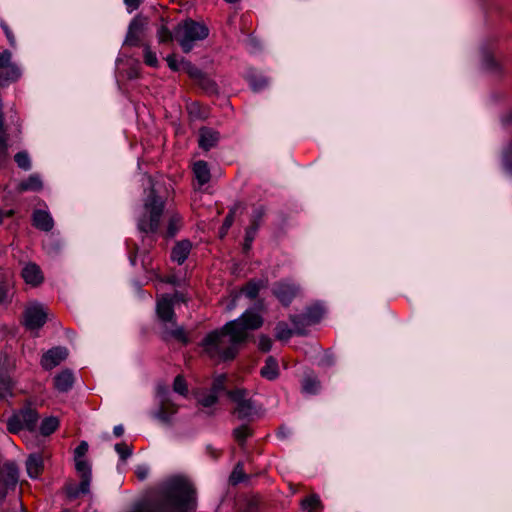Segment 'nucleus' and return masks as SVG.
Instances as JSON below:
<instances>
[{"mask_svg": "<svg viewBox=\"0 0 512 512\" xmlns=\"http://www.w3.org/2000/svg\"><path fill=\"white\" fill-rule=\"evenodd\" d=\"M263 324L262 317L246 311L238 319L227 322L221 329L210 332L202 341L204 352L219 361L233 360L248 339V332Z\"/></svg>", "mask_w": 512, "mask_h": 512, "instance_id": "f257e3e1", "label": "nucleus"}, {"mask_svg": "<svg viewBox=\"0 0 512 512\" xmlns=\"http://www.w3.org/2000/svg\"><path fill=\"white\" fill-rule=\"evenodd\" d=\"M194 490L183 477L167 480L154 502L139 504L134 512H188Z\"/></svg>", "mask_w": 512, "mask_h": 512, "instance_id": "f03ea898", "label": "nucleus"}, {"mask_svg": "<svg viewBox=\"0 0 512 512\" xmlns=\"http://www.w3.org/2000/svg\"><path fill=\"white\" fill-rule=\"evenodd\" d=\"M164 207L165 200L152 188L144 200L142 211L137 218L138 230L146 234L151 241H153L154 238L149 235H153L158 231Z\"/></svg>", "mask_w": 512, "mask_h": 512, "instance_id": "7ed1b4c3", "label": "nucleus"}, {"mask_svg": "<svg viewBox=\"0 0 512 512\" xmlns=\"http://www.w3.org/2000/svg\"><path fill=\"white\" fill-rule=\"evenodd\" d=\"M175 38L185 53H189L196 41L204 40L209 35V29L203 23L187 19L177 25Z\"/></svg>", "mask_w": 512, "mask_h": 512, "instance_id": "20e7f679", "label": "nucleus"}, {"mask_svg": "<svg viewBox=\"0 0 512 512\" xmlns=\"http://www.w3.org/2000/svg\"><path fill=\"white\" fill-rule=\"evenodd\" d=\"M228 397L233 402L232 414L241 421H253L258 414L254 401L248 396V391L236 388L228 392Z\"/></svg>", "mask_w": 512, "mask_h": 512, "instance_id": "39448f33", "label": "nucleus"}, {"mask_svg": "<svg viewBox=\"0 0 512 512\" xmlns=\"http://www.w3.org/2000/svg\"><path fill=\"white\" fill-rule=\"evenodd\" d=\"M38 420L39 415L35 409L24 407L7 420V430L13 434H17L23 429L34 431Z\"/></svg>", "mask_w": 512, "mask_h": 512, "instance_id": "423d86ee", "label": "nucleus"}, {"mask_svg": "<svg viewBox=\"0 0 512 512\" xmlns=\"http://www.w3.org/2000/svg\"><path fill=\"white\" fill-rule=\"evenodd\" d=\"M18 482V469L14 463H5L0 468V503L4 501L8 492L15 489Z\"/></svg>", "mask_w": 512, "mask_h": 512, "instance_id": "0eeeda50", "label": "nucleus"}, {"mask_svg": "<svg viewBox=\"0 0 512 512\" xmlns=\"http://www.w3.org/2000/svg\"><path fill=\"white\" fill-rule=\"evenodd\" d=\"M47 320V311L40 304H32L26 307L23 314V324L31 331L40 329Z\"/></svg>", "mask_w": 512, "mask_h": 512, "instance_id": "6e6552de", "label": "nucleus"}, {"mask_svg": "<svg viewBox=\"0 0 512 512\" xmlns=\"http://www.w3.org/2000/svg\"><path fill=\"white\" fill-rule=\"evenodd\" d=\"M272 293L282 305L288 306L299 293V286L293 282L282 280L274 284Z\"/></svg>", "mask_w": 512, "mask_h": 512, "instance_id": "1a4fd4ad", "label": "nucleus"}, {"mask_svg": "<svg viewBox=\"0 0 512 512\" xmlns=\"http://www.w3.org/2000/svg\"><path fill=\"white\" fill-rule=\"evenodd\" d=\"M173 307V298H170V295H163L157 300L156 313L164 326L175 324L176 315Z\"/></svg>", "mask_w": 512, "mask_h": 512, "instance_id": "9d476101", "label": "nucleus"}, {"mask_svg": "<svg viewBox=\"0 0 512 512\" xmlns=\"http://www.w3.org/2000/svg\"><path fill=\"white\" fill-rule=\"evenodd\" d=\"M12 54L10 51L5 50L0 53V83L2 81L17 80L20 75V69L11 63Z\"/></svg>", "mask_w": 512, "mask_h": 512, "instance_id": "9b49d317", "label": "nucleus"}, {"mask_svg": "<svg viewBox=\"0 0 512 512\" xmlns=\"http://www.w3.org/2000/svg\"><path fill=\"white\" fill-rule=\"evenodd\" d=\"M68 356L64 347H54L48 350L41 358V365L44 369L50 370L59 365Z\"/></svg>", "mask_w": 512, "mask_h": 512, "instance_id": "f8f14e48", "label": "nucleus"}, {"mask_svg": "<svg viewBox=\"0 0 512 512\" xmlns=\"http://www.w3.org/2000/svg\"><path fill=\"white\" fill-rule=\"evenodd\" d=\"M145 22L141 19H133L129 25L125 44L129 46H138L140 44L144 31Z\"/></svg>", "mask_w": 512, "mask_h": 512, "instance_id": "ddd939ff", "label": "nucleus"}, {"mask_svg": "<svg viewBox=\"0 0 512 512\" xmlns=\"http://www.w3.org/2000/svg\"><path fill=\"white\" fill-rule=\"evenodd\" d=\"M219 141V133L211 128H201L199 130V146L208 151L216 146Z\"/></svg>", "mask_w": 512, "mask_h": 512, "instance_id": "4468645a", "label": "nucleus"}, {"mask_svg": "<svg viewBox=\"0 0 512 512\" xmlns=\"http://www.w3.org/2000/svg\"><path fill=\"white\" fill-rule=\"evenodd\" d=\"M44 469L43 456L40 453L30 454L26 460V470L31 478H37Z\"/></svg>", "mask_w": 512, "mask_h": 512, "instance_id": "2eb2a0df", "label": "nucleus"}, {"mask_svg": "<svg viewBox=\"0 0 512 512\" xmlns=\"http://www.w3.org/2000/svg\"><path fill=\"white\" fill-rule=\"evenodd\" d=\"M264 283L262 281H249L244 287L241 288L239 293H236L232 303L229 305V309H233L236 306V300L239 297V294L243 293L249 299H254L257 297L260 289L264 287Z\"/></svg>", "mask_w": 512, "mask_h": 512, "instance_id": "dca6fc26", "label": "nucleus"}, {"mask_svg": "<svg viewBox=\"0 0 512 512\" xmlns=\"http://www.w3.org/2000/svg\"><path fill=\"white\" fill-rule=\"evenodd\" d=\"M22 276L26 283L31 285H38L43 281L41 269L36 264H27L22 270Z\"/></svg>", "mask_w": 512, "mask_h": 512, "instance_id": "f3484780", "label": "nucleus"}, {"mask_svg": "<svg viewBox=\"0 0 512 512\" xmlns=\"http://www.w3.org/2000/svg\"><path fill=\"white\" fill-rule=\"evenodd\" d=\"M33 225L40 230L50 231L54 226L51 215L44 210H36L33 213Z\"/></svg>", "mask_w": 512, "mask_h": 512, "instance_id": "a211bd4d", "label": "nucleus"}, {"mask_svg": "<svg viewBox=\"0 0 512 512\" xmlns=\"http://www.w3.org/2000/svg\"><path fill=\"white\" fill-rule=\"evenodd\" d=\"M8 134L4 127V118L0 113V167H5L9 161Z\"/></svg>", "mask_w": 512, "mask_h": 512, "instance_id": "6ab92c4d", "label": "nucleus"}, {"mask_svg": "<svg viewBox=\"0 0 512 512\" xmlns=\"http://www.w3.org/2000/svg\"><path fill=\"white\" fill-rule=\"evenodd\" d=\"M193 174L200 186L207 184L211 179L210 169L207 162L203 160L196 161L192 167Z\"/></svg>", "mask_w": 512, "mask_h": 512, "instance_id": "aec40b11", "label": "nucleus"}, {"mask_svg": "<svg viewBox=\"0 0 512 512\" xmlns=\"http://www.w3.org/2000/svg\"><path fill=\"white\" fill-rule=\"evenodd\" d=\"M191 243L188 240L178 242L172 249L171 258L178 264L184 263L191 251Z\"/></svg>", "mask_w": 512, "mask_h": 512, "instance_id": "412c9836", "label": "nucleus"}, {"mask_svg": "<svg viewBox=\"0 0 512 512\" xmlns=\"http://www.w3.org/2000/svg\"><path fill=\"white\" fill-rule=\"evenodd\" d=\"M260 375L270 381H273L279 376V365L277 360L273 356H269L265 365L260 370Z\"/></svg>", "mask_w": 512, "mask_h": 512, "instance_id": "4be33fe9", "label": "nucleus"}, {"mask_svg": "<svg viewBox=\"0 0 512 512\" xmlns=\"http://www.w3.org/2000/svg\"><path fill=\"white\" fill-rule=\"evenodd\" d=\"M74 382V377L72 372L68 370H64L60 372L54 378V386L60 392H66L71 389Z\"/></svg>", "mask_w": 512, "mask_h": 512, "instance_id": "5701e85b", "label": "nucleus"}, {"mask_svg": "<svg viewBox=\"0 0 512 512\" xmlns=\"http://www.w3.org/2000/svg\"><path fill=\"white\" fill-rule=\"evenodd\" d=\"M177 412V407L167 399H162L156 417L163 423H169L171 417Z\"/></svg>", "mask_w": 512, "mask_h": 512, "instance_id": "b1692460", "label": "nucleus"}, {"mask_svg": "<svg viewBox=\"0 0 512 512\" xmlns=\"http://www.w3.org/2000/svg\"><path fill=\"white\" fill-rule=\"evenodd\" d=\"M43 187L42 180L36 174L30 175L26 180L19 183L17 190L19 192L24 191H39Z\"/></svg>", "mask_w": 512, "mask_h": 512, "instance_id": "393cba45", "label": "nucleus"}, {"mask_svg": "<svg viewBox=\"0 0 512 512\" xmlns=\"http://www.w3.org/2000/svg\"><path fill=\"white\" fill-rule=\"evenodd\" d=\"M248 81L253 91L258 92L268 86L269 80L261 73L252 71L248 75Z\"/></svg>", "mask_w": 512, "mask_h": 512, "instance_id": "a878e982", "label": "nucleus"}, {"mask_svg": "<svg viewBox=\"0 0 512 512\" xmlns=\"http://www.w3.org/2000/svg\"><path fill=\"white\" fill-rule=\"evenodd\" d=\"M183 218L177 212L168 213L167 235L174 236L182 227Z\"/></svg>", "mask_w": 512, "mask_h": 512, "instance_id": "bb28decb", "label": "nucleus"}, {"mask_svg": "<svg viewBox=\"0 0 512 512\" xmlns=\"http://www.w3.org/2000/svg\"><path fill=\"white\" fill-rule=\"evenodd\" d=\"M165 330L171 337L175 338L179 342L183 344H187L189 342L185 329L182 326H178L176 322L174 325L165 326Z\"/></svg>", "mask_w": 512, "mask_h": 512, "instance_id": "cd10ccee", "label": "nucleus"}, {"mask_svg": "<svg viewBox=\"0 0 512 512\" xmlns=\"http://www.w3.org/2000/svg\"><path fill=\"white\" fill-rule=\"evenodd\" d=\"M232 434L239 446L244 447L246 439L252 436L253 431L248 425L244 424L235 428Z\"/></svg>", "mask_w": 512, "mask_h": 512, "instance_id": "c85d7f7f", "label": "nucleus"}, {"mask_svg": "<svg viewBox=\"0 0 512 512\" xmlns=\"http://www.w3.org/2000/svg\"><path fill=\"white\" fill-rule=\"evenodd\" d=\"M59 427V420L57 417H47L43 419L40 425V433L44 436H49Z\"/></svg>", "mask_w": 512, "mask_h": 512, "instance_id": "c756f323", "label": "nucleus"}, {"mask_svg": "<svg viewBox=\"0 0 512 512\" xmlns=\"http://www.w3.org/2000/svg\"><path fill=\"white\" fill-rule=\"evenodd\" d=\"M320 389V382L314 376H306L302 381V390L307 394H315Z\"/></svg>", "mask_w": 512, "mask_h": 512, "instance_id": "7c9ffc66", "label": "nucleus"}, {"mask_svg": "<svg viewBox=\"0 0 512 512\" xmlns=\"http://www.w3.org/2000/svg\"><path fill=\"white\" fill-rule=\"evenodd\" d=\"M321 505L319 497L315 494L304 498L301 501L302 509L306 512H316Z\"/></svg>", "mask_w": 512, "mask_h": 512, "instance_id": "2f4dec72", "label": "nucleus"}, {"mask_svg": "<svg viewBox=\"0 0 512 512\" xmlns=\"http://www.w3.org/2000/svg\"><path fill=\"white\" fill-rule=\"evenodd\" d=\"M275 332L276 338L281 341L290 339L293 333H295V331L290 329L288 324L285 322H279L275 327Z\"/></svg>", "mask_w": 512, "mask_h": 512, "instance_id": "473e14b6", "label": "nucleus"}, {"mask_svg": "<svg viewBox=\"0 0 512 512\" xmlns=\"http://www.w3.org/2000/svg\"><path fill=\"white\" fill-rule=\"evenodd\" d=\"M290 321L292 322V324L294 326L295 333L298 335H304L306 327L310 325V324H306L307 320H306L304 314L303 315H291Z\"/></svg>", "mask_w": 512, "mask_h": 512, "instance_id": "72a5a7b5", "label": "nucleus"}, {"mask_svg": "<svg viewBox=\"0 0 512 512\" xmlns=\"http://www.w3.org/2000/svg\"><path fill=\"white\" fill-rule=\"evenodd\" d=\"M182 70H184L191 78L201 81L203 73L191 62L181 59Z\"/></svg>", "mask_w": 512, "mask_h": 512, "instance_id": "f704fd0d", "label": "nucleus"}, {"mask_svg": "<svg viewBox=\"0 0 512 512\" xmlns=\"http://www.w3.org/2000/svg\"><path fill=\"white\" fill-rule=\"evenodd\" d=\"M265 214H266V209L264 206H262V205L255 206L253 208V211L251 214L250 225L256 226L257 228H259Z\"/></svg>", "mask_w": 512, "mask_h": 512, "instance_id": "c9c22d12", "label": "nucleus"}, {"mask_svg": "<svg viewBox=\"0 0 512 512\" xmlns=\"http://www.w3.org/2000/svg\"><path fill=\"white\" fill-rule=\"evenodd\" d=\"M304 316L307 320L306 324H310V325L315 324L322 317V309L320 307H311V308L307 309Z\"/></svg>", "mask_w": 512, "mask_h": 512, "instance_id": "e433bc0d", "label": "nucleus"}, {"mask_svg": "<svg viewBox=\"0 0 512 512\" xmlns=\"http://www.w3.org/2000/svg\"><path fill=\"white\" fill-rule=\"evenodd\" d=\"M14 160L17 163L19 168H21L23 170H26V171L30 170V168H31V161H30V158H29V155H28L27 152H25V151L18 152L14 156Z\"/></svg>", "mask_w": 512, "mask_h": 512, "instance_id": "4c0bfd02", "label": "nucleus"}, {"mask_svg": "<svg viewBox=\"0 0 512 512\" xmlns=\"http://www.w3.org/2000/svg\"><path fill=\"white\" fill-rule=\"evenodd\" d=\"M75 467L80 477H92L91 467L84 459H75Z\"/></svg>", "mask_w": 512, "mask_h": 512, "instance_id": "58836bf2", "label": "nucleus"}, {"mask_svg": "<svg viewBox=\"0 0 512 512\" xmlns=\"http://www.w3.org/2000/svg\"><path fill=\"white\" fill-rule=\"evenodd\" d=\"M502 162L505 171L512 176V143L504 150Z\"/></svg>", "mask_w": 512, "mask_h": 512, "instance_id": "ea45409f", "label": "nucleus"}, {"mask_svg": "<svg viewBox=\"0 0 512 512\" xmlns=\"http://www.w3.org/2000/svg\"><path fill=\"white\" fill-rule=\"evenodd\" d=\"M244 478L245 473L243 470V465L241 463H238L230 476V482L235 485L244 480Z\"/></svg>", "mask_w": 512, "mask_h": 512, "instance_id": "a19ab883", "label": "nucleus"}, {"mask_svg": "<svg viewBox=\"0 0 512 512\" xmlns=\"http://www.w3.org/2000/svg\"><path fill=\"white\" fill-rule=\"evenodd\" d=\"M144 62L148 66L151 67H157L158 66V59L156 54L150 49L149 46L144 47Z\"/></svg>", "mask_w": 512, "mask_h": 512, "instance_id": "79ce46f5", "label": "nucleus"}, {"mask_svg": "<svg viewBox=\"0 0 512 512\" xmlns=\"http://www.w3.org/2000/svg\"><path fill=\"white\" fill-rule=\"evenodd\" d=\"M241 208V203H235L229 210V213L224 219L223 226L225 229H229L233 222L236 212Z\"/></svg>", "mask_w": 512, "mask_h": 512, "instance_id": "37998d69", "label": "nucleus"}, {"mask_svg": "<svg viewBox=\"0 0 512 512\" xmlns=\"http://www.w3.org/2000/svg\"><path fill=\"white\" fill-rule=\"evenodd\" d=\"M226 375L221 374L215 377L212 383L211 391L215 394H219L225 388Z\"/></svg>", "mask_w": 512, "mask_h": 512, "instance_id": "c03bdc74", "label": "nucleus"}, {"mask_svg": "<svg viewBox=\"0 0 512 512\" xmlns=\"http://www.w3.org/2000/svg\"><path fill=\"white\" fill-rule=\"evenodd\" d=\"M173 389L175 392H177L181 395H185L187 393L188 390H187L186 381L181 375H178L174 379Z\"/></svg>", "mask_w": 512, "mask_h": 512, "instance_id": "a18cd8bd", "label": "nucleus"}, {"mask_svg": "<svg viewBox=\"0 0 512 512\" xmlns=\"http://www.w3.org/2000/svg\"><path fill=\"white\" fill-rule=\"evenodd\" d=\"M218 400V395L214 392H210L208 394L203 395L199 398V403L204 407H211L214 405Z\"/></svg>", "mask_w": 512, "mask_h": 512, "instance_id": "49530a36", "label": "nucleus"}, {"mask_svg": "<svg viewBox=\"0 0 512 512\" xmlns=\"http://www.w3.org/2000/svg\"><path fill=\"white\" fill-rule=\"evenodd\" d=\"M115 450L123 460H126L132 454V449L125 443H117Z\"/></svg>", "mask_w": 512, "mask_h": 512, "instance_id": "de8ad7c7", "label": "nucleus"}, {"mask_svg": "<svg viewBox=\"0 0 512 512\" xmlns=\"http://www.w3.org/2000/svg\"><path fill=\"white\" fill-rule=\"evenodd\" d=\"M11 394V382L8 378L0 377V399Z\"/></svg>", "mask_w": 512, "mask_h": 512, "instance_id": "09e8293b", "label": "nucleus"}, {"mask_svg": "<svg viewBox=\"0 0 512 512\" xmlns=\"http://www.w3.org/2000/svg\"><path fill=\"white\" fill-rule=\"evenodd\" d=\"M258 347L262 352H268L272 348V340L268 336L261 335L259 337Z\"/></svg>", "mask_w": 512, "mask_h": 512, "instance_id": "8fccbe9b", "label": "nucleus"}, {"mask_svg": "<svg viewBox=\"0 0 512 512\" xmlns=\"http://www.w3.org/2000/svg\"><path fill=\"white\" fill-rule=\"evenodd\" d=\"M1 28L3 29L10 46L15 47L16 39L8 24L4 21H1Z\"/></svg>", "mask_w": 512, "mask_h": 512, "instance_id": "3c124183", "label": "nucleus"}, {"mask_svg": "<svg viewBox=\"0 0 512 512\" xmlns=\"http://www.w3.org/2000/svg\"><path fill=\"white\" fill-rule=\"evenodd\" d=\"M80 478H81V481H80V484L78 485L79 491L81 492V494L89 493L92 477L85 476V477H80Z\"/></svg>", "mask_w": 512, "mask_h": 512, "instance_id": "603ef678", "label": "nucleus"}, {"mask_svg": "<svg viewBox=\"0 0 512 512\" xmlns=\"http://www.w3.org/2000/svg\"><path fill=\"white\" fill-rule=\"evenodd\" d=\"M88 451V443L82 441L75 449V459H83Z\"/></svg>", "mask_w": 512, "mask_h": 512, "instance_id": "864d4df0", "label": "nucleus"}, {"mask_svg": "<svg viewBox=\"0 0 512 512\" xmlns=\"http://www.w3.org/2000/svg\"><path fill=\"white\" fill-rule=\"evenodd\" d=\"M166 62L168 64L169 68L173 71H179L182 68L181 61L178 62L175 55H173V54L168 55L166 57Z\"/></svg>", "mask_w": 512, "mask_h": 512, "instance_id": "5fc2aeb1", "label": "nucleus"}, {"mask_svg": "<svg viewBox=\"0 0 512 512\" xmlns=\"http://www.w3.org/2000/svg\"><path fill=\"white\" fill-rule=\"evenodd\" d=\"M158 37L160 42H168L172 40V33L165 26H161L158 30Z\"/></svg>", "mask_w": 512, "mask_h": 512, "instance_id": "6e6d98bb", "label": "nucleus"}, {"mask_svg": "<svg viewBox=\"0 0 512 512\" xmlns=\"http://www.w3.org/2000/svg\"><path fill=\"white\" fill-rule=\"evenodd\" d=\"M258 229L259 228H257L256 226L249 225L245 231V242L252 243L256 237Z\"/></svg>", "mask_w": 512, "mask_h": 512, "instance_id": "4d7b16f0", "label": "nucleus"}, {"mask_svg": "<svg viewBox=\"0 0 512 512\" xmlns=\"http://www.w3.org/2000/svg\"><path fill=\"white\" fill-rule=\"evenodd\" d=\"M149 468L145 465H139L135 469V474L139 480H145L148 476Z\"/></svg>", "mask_w": 512, "mask_h": 512, "instance_id": "13d9d810", "label": "nucleus"}, {"mask_svg": "<svg viewBox=\"0 0 512 512\" xmlns=\"http://www.w3.org/2000/svg\"><path fill=\"white\" fill-rule=\"evenodd\" d=\"M67 495L71 499L77 498L79 495H81V492L78 489V486L75 485H69L66 489Z\"/></svg>", "mask_w": 512, "mask_h": 512, "instance_id": "bf43d9fd", "label": "nucleus"}, {"mask_svg": "<svg viewBox=\"0 0 512 512\" xmlns=\"http://www.w3.org/2000/svg\"><path fill=\"white\" fill-rule=\"evenodd\" d=\"M125 4L131 10H135L139 7L141 0H124Z\"/></svg>", "mask_w": 512, "mask_h": 512, "instance_id": "052dcab7", "label": "nucleus"}, {"mask_svg": "<svg viewBox=\"0 0 512 512\" xmlns=\"http://www.w3.org/2000/svg\"><path fill=\"white\" fill-rule=\"evenodd\" d=\"M502 124L505 127H511L512 128V112L508 113L506 116L502 118Z\"/></svg>", "mask_w": 512, "mask_h": 512, "instance_id": "680f3d73", "label": "nucleus"}, {"mask_svg": "<svg viewBox=\"0 0 512 512\" xmlns=\"http://www.w3.org/2000/svg\"><path fill=\"white\" fill-rule=\"evenodd\" d=\"M170 298H173V304L186 301L184 295L179 292H176L174 295L170 296Z\"/></svg>", "mask_w": 512, "mask_h": 512, "instance_id": "e2e57ef3", "label": "nucleus"}, {"mask_svg": "<svg viewBox=\"0 0 512 512\" xmlns=\"http://www.w3.org/2000/svg\"><path fill=\"white\" fill-rule=\"evenodd\" d=\"M113 433H114V435H115L116 437H120V436H122V435H123V433H124V428H123V426H122V425H117V426H115V427H114V429H113Z\"/></svg>", "mask_w": 512, "mask_h": 512, "instance_id": "0e129e2a", "label": "nucleus"}, {"mask_svg": "<svg viewBox=\"0 0 512 512\" xmlns=\"http://www.w3.org/2000/svg\"><path fill=\"white\" fill-rule=\"evenodd\" d=\"M244 512H259L255 503H249Z\"/></svg>", "mask_w": 512, "mask_h": 512, "instance_id": "69168bd1", "label": "nucleus"}, {"mask_svg": "<svg viewBox=\"0 0 512 512\" xmlns=\"http://www.w3.org/2000/svg\"><path fill=\"white\" fill-rule=\"evenodd\" d=\"M14 211L13 210H8L6 212H2L0 210V224L2 223L4 217H11L13 215Z\"/></svg>", "mask_w": 512, "mask_h": 512, "instance_id": "338daca9", "label": "nucleus"}, {"mask_svg": "<svg viewBox=\"0 0 512 512\" xmlns=\"http://www.w3.org/2000/svg\"><path fill=\"white\" fill-rule=\"evenodd\" d=\"M228 230L229 229H225L224 226L222 225V227L219 230L220 237L223 238L227 234Z\"/></svg>", "mask_w": 512, "mask_h": 512, "instance_id": "774afa93", "label": "nucleus"}]
</instances>
